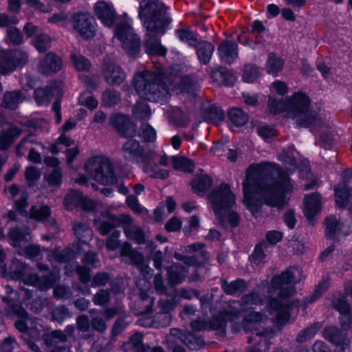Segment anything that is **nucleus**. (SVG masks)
Here are the masks:
<instances>
[{
    "mask_svg": "<svg viewBox=\"0 0 352 352\" xmlns=\"http://www.w3.org/2000/svg\"><path fill=\"white\" fill-rule=\"evenodd\" d=\"M243 203L254 215L259 208L254 205V197L266 204L283 209L287 203L286 195L292 190L287 173L274 163L252 164L243 182Z\"/></svg>",
    "mask_w": 352,
    "mask_h": 352,
    "instance_id": "1",
    "label": "nucleus"
},
{
    "mask_svg": "<svg viewBox=\"0 0 352 352\" xmlns=\"http://www.w3.org/2000/svg\"><path fill=\"white\" fill-rule=\"evenodd\" d=\"M168 70L157 68L151 72L145 70L137 73L133 78V85L139 96L146 100L159 102L170 94Z\"/></svg>",
    "mask_w": 352,
    "mask_h": 352,
    "instance_id": "2",
    "label": "nucleus"
},
{
    "mask_svg": "<svg viewBox=\"0 0 352 352\" xmlns=\"http://www.w3.org/2000/svg\"><path fill=\"white\" fill-rule=\"evenodd\" d=\"M310 99L302 92L295 93L287 99V118L295 120L298 126L310 127L314 132L317 128L324 125L318 113L311 109Z\"/></svg>",
    "mask_w": 352,
    "mask_h": 352,
    "instance_id": "3",
    "label": "nucleus"
},
{
    "mask_svg": "<svg viewBox=\"0 0 352 352\" xmlns=\"http://www.w3.org/2000/svg\"><path fill=\"white\" fill-rule=\"evenodd\" d=\"M138 14L146 30L151 32L165 33L171 21L166 6L160 0H142Z\"/></svg>",
    "mask_w": 352,
    "mask_h": 352,
    "instance_id": "4",
    "label": "nucleus"
},
{
    "mask_svg": "<svg viewBox=\"0 0 352 352\" xmlns=\"http://www.w3.org/2000/svg\"><path fill=\"white\" fill-rule=\"evenodd\" d=\"M87 173L96 182L104 185H111L117 182L113 164L109 159L95 156L89 158L85 164Z\"/></svg>",
    "mask_w": 352,
    "mask_h": 352,
    "instance_id": "5",
    "label": "nucleus"
},
{
    "mask_svg": "<svg viewBox=\"0 0 352 352\" xmlns=\"http://www.w3.org/2000/svg\"><path fill=\"white\" fill-rule=\"evenodd\" d=\"M209 201L218 218L223 219L226 211L235 206V196L230 190V186L222 183L219 188L213 189L208 195Z\"/></svg>",
    "mask_w": 352,
    "mask_h": 352,
    "instance_id": "6",
    "label": "nucleus"
},
{
    "mask_svg": "<svg viewBox=\"0 0 352 352\" xmlns=\"http://www.w3.org/2000/svg\"><path fill=\"white\" fill-rule=\"evenodd\" d=\"M29 61V56L26 52L13 49L1 50L0 52V74H8L21 68Z\"/></svg>",
    "mask_w": 352,
    "mask_h": 352,
    "instance_id": "7",
    "label": "nucleus"
},
{
    "mask_svg": "<svg viewBox=\"0 0 352 352\" xmlns=\"http://www.w3.org/2000/svg\"><path fill=\"white\" fill-rule=\"evenodd\" d=\"M115 34L122 41L124 50L131 56H135L139 53L140 39L128 23H119L116 28Z\"/></svg>",
    "mask_w": 352,
    "mask_h": 352,
    "instance_id": "8",
    "label": "nucleus"
},
{
    "mask_svg": "<svg viewBox=\"0 0 352 352\" xmlns=\"http://www.w3.org/2000/svg\"><path fill=\"white\" fill-rule=\"evenodd\" d=\"M122 151L127 160H135L143 164L151 163L157 157L153 151H144L140 142L134 139H130L123 144Z\"/></svg>",
    "mask_w": 352,
    "mask_h": 352,
    "instance_id": "9",
    "label": "nucleus"
},
{
    "mask_svg": "<svg viewBox=\"0 0 352 352\" xmlns=\"http://www.w3.org/2000/svg\"><path fill=\"white\" fill-rule=\"evenodd\" d=\"M73 28L85 39H90L96 34V23L88 13L78 12L72 16Z\"/></svg>",
    "mask_w": 352,
    "mask_h": 352,
    "instance_id": "10",
    "label": "nucleus"
},
{
    "mask_svg": "<svg viewBox=\"0 0 352 352\" xmlns=\"http://www.w3.org/2000/svg\"><path fill=\"white\" fill-rule=\"evenodd\" d=\"M295 283L294 274L289 270L274 276L271 281L272 288L279 291L278 296L282 299L289 298L295 293Z\"/></svg>",
    "mask_w": 352,
    "mask_h": 352,
    "instance_id": "11",
    "label": "nucleus"
},
{
    "mask_svg": "<svg viewBox=\"0 0 352 352\" xmlns=\"http://www.w3.org/2000/svg\"><path fill=\"white\" fill-rule=\"evenodd\" d=\"M122 256L129 257L131 263L135 265L145 278H151L153 276V270L145 262L142 253L132 249L130 243H124L120 250Z\"/></svg>",
    "mask_w": 352,
    "mask_h": 352,
    "instance_id": "12",
    "label": "nucleus"
},
{
    "mask_svg": "<svg viewBox=\"0 0 352 352\" xmlns=\"http://www.w3.org/2000/svg\"><path fill=\"white\" fill-rule=\"evenodd\" d=\"M168 82L170 83V91L179 90L181 93L195 96L198 87L197 81L188 76H177L168 71Z\"/></svg>",
    "mask_w": 352,
    "mask_h": 352,
    "instance_id": "13",
    "label": "nucleus"
},
{
    "mask_svg": "<svg viewBox=\"0 0 352 352\" xmlns=\"http://www.w3.org/2000/svg\"><path fill=\"white\" fill-rule=\"evenodd\" d=\"M101 72L105 82L111 86L120 85L126 78L123 69L113 62H104Z\"/></svg>",
    "mask_w": 352,
    "mask_h": 352,
    "instance_id": "14",
    "label": "nucleus"
},
{
    "mask_svg": "<svg viewBox=\"0 0 352 352\" xmlns=\"http://www.w3.org/2000/svg\"><path fill=\"white\" fill-rule=\"evenodd\" d=\"M109 122L121 136L132 138L135 135L136 126L127 116L114 114L111 116Z\"/></svg>",
    "mask_w": 352,
    "mask_h": 352,
    "instance_id": "15",
    "label": "nucleus"
},
{
    "mask_svg": "<svg viewBox=\"0 0 352 352\" xmlns=\"http://www.w3.org/2000/svg\"><path fill=\"white\" fill-rule=\"evenodd\" d=\"M324 225L326 235L330 239L339 240L349 234V227L334 215L327 217Z\"/></svg>",
    "mask_w": 352,
    "mask_h": 352,
    "instance_id": "16",
    "label": "nucleus"
},
{
    "mask_svg": "<svg viewBox=\"0 0 352 352\" xmlns=\"http://www.w3.org/2000/svg\"><path fill=\"white\" fill-rule=\"evenodd\" d=\"M272 331L265 329L257 331L249 336L248 342L252 345L246 349L245 352H267L270 349V342L266 338L270 337Z\"/></svg>",
    "mask_w": 352,
    "mask_h": 352,
    "instance_id": "17",
    "label": "nucleus"
},
{
    "mask_svg": "<svg viewBox=\"0 0 352 352\" xmlns=\"http://www.w3.org/2000/svg\"><path fill=\"white\" fill-rule=\"evenodd\" d=\"M240 311L238 309L230 307L221 312L218 316H214L209 322L210 329L226 332V322L233 321L239 318Z\"/></svg>",
    "mask_w": 352,
    "mask_h": 352,
    "instance_id": "18",
    "label": "nucleus"
},
{
    "mask_svg": "<svg viewBox=\"0 0 352 352\" xmlns=\"http://www.w3.org/2000/svg\"><path fill=\"white\" fill-rule=\"evenodd\" d=\"M62 67L61 58L54 52H48L45 58L39 61L38 69L41 74L49 76L57 73Z\"/></svg>",
    "mask_w": 352,
    "mask_h": 352,
    "instance_id": "19",
    "label": "nucleus"
},
{
    "mask_svg": "<svg viewBox=\"0 0 352 352\" xmlns=\"http://www.w3.org/2000/svg\"><path fill=\"white\" fill-rule=\"evenodd\" d=\"M63 83L58 82L57 84L54 83L49 85L43 87H38L34 90V98L38 105H45L47 106L54 97V93L56 91V94L58 91L61 92V87Z\"/></svg>",
    "mask_w": 352,
    "mask_h": 352,
    "instance_id": "20",
    "label": "nucleus"
},
{
    "mask_svg": "<svg viewBox=\"0 0 352 352\" xmlns=\"http://www.w3.org/2000/svg\"><path fill=\"white\" fill-rule=\"evenodd\" d=\"M51 209L47 205L34 206L30 210V218L34 219L37 221H47V225L56 231L58 230L56 221L51 217Z\"/></svg>",
    "mask_w": 352,
    "mask_h": 352,
    "instance_id": "21",
    "label": "nucleus"
},
{
    "mask_svg": "<svg viewBox=\"0 0 352 352\" xmlns=\"http://www.w3.org/2000/svg\"><path fill=\"white\" fill-rule=\"evenodd\" d=\"M304 213L307 219L312 222L314 217L320 212L321 208V196L318 192H314L305 196L304 199Z\"/></svg>",
    "mask_w": 352,
    "mask_h": 352,
    "instance_id": "22",
    "label": "nucleus"
},
{
    "mask_svg": "<svg viewBox=\"0 0 352 352\" xmlns=\"http://www.w3.org/2000/svg\"><path fill=\"white\" fill-rule=\"evenodd\" d=\"M268 307L271 311V314H274L278 322L283 324L289 318V309L290 306L276 298H272L268 302Z\"/></svg>",
    "mask_w": 352,
    "mask_h": 352,
    "instance_id": "23",
    "label": "nucleus"
},
{
    "mask_svg": "<svg viewBox=\"0 0 352 352\" xmlns=\"http://www.w3.org/2000/svg\"><path fill=\"white\" fill-rule=\"evenodd\" d=\"M165 33H154L146 31L145 41V48L146 52L150 55L164 56L166 52L165 47L161 45L159 36H162Z\"/></svg>",
    "mask_w": 352,
    "mask_h": 352,
    "instance_id": "24",
    "label": "nucleus"
},
{
    "mask_svg": "<svg viewBox=\"0 0 352 352\" xmlns=\"http://www.w3.org/2000/svg\"><path fill=\"white\" fill-rule=\"evenodd\" d=\"M95 13L97 17L107 26H111L116 19L114 9L104 1H99L95 5Z\"/></svg>",
    "mask_w": 352,
    "mask_h": 352,
    "instance_id": "25",
    "label": "nucleus"
},
{
    "mask_svg": "<svg viewBox=\"0 0 352 352\" xmlns=\"http://www.w3.org/2000/svg\"><path fill=\"white\" fill-rule=\"evenodd\" d=\"M25 99V96L21 90L8 91L3 94L1 106L12 111L16 110Z\"/></svg>",
    "mask_w": 352,
    "mask_h": 352,
    "instance_id": "26",
    "label": "nucleus"
},
{
    "mask_svg": "<svg viewBox=\"0 0 352 352\" xmlns=\"http://www.w3.org/2000/svg\"><path fill=\"white\" fill-rule=\"evenodd\" d=\"M323 336L336 345L347 346L349 342L346 333L335 326L327 327L323 331Z\"/></svg>",
    "mask_w": 352,
    "mask_h": 352,
    "instance_id": "27",
    "label": "nucleus"
},
{
    "mask_svg": "<svg viewBox=\"0 0 352 352\" xmlns=\"http://www.w3.org/2000/svg\"><path fill=\"white\" fill-rule=\"evenodd\" d=\"M211 78L214 82L218 83L219 85L226 87L233 86L236 81V78L233 73L223 67L212 70L211 72Z\"/></svg>",
    "mask_w": 352,
    "mask_h": 352,
    "instance_id": "28",
    "label": "nucleus"
},
{
    "mask_svg": "<svg viewBox=\"0 0 352 352\" xmlns=\"http://www.w3.org/2000/svg\"><path fill=\"white\" fill-rule=\"evenodd\" d=\"M220 58L226 63L230 64L238 56V46L232 41H226L218 47Z\"/></svg>",
    "mask_w": 352,
    "mask_h": 352,
    "instance_id": "29",
    "label": "nucleus"
},
{
    "mask_svg": "<svg viewBox=\"0 0 352 352\" xmlns=\"http://www.w3.org/2000/svg\"><path fill=\"white\" fill-rule=\"evenodd\" d=\"M168 283L170 286L181 283L186 277L187 269L180 263H173L166 268Z\"/></svg>",
    "mask_w": 352,
    "mask_h": 352,
    "instance_id": "30",
    "label": "nucleus"
},
{
    "mask_svg": "<svg viewBox=\"0 0 352 352\" xmlns=\"http://www.w3.org/2000/svg\"><path fill=\"white\" fill-rule=\"evenodd\" d=\"M22 133L21 129L16 126H10L6 129L0 130V150L8 149Z\"/></svg>",
    "mask_w": 352,
    "mask_h": 352,
    "instance_id": "31",
    "label": "nucleus"
},
{
    "mask_svg": "<svg viewBox=\"0 0 352 352\" xmlns=\"http://www.w3.org/2000/svg\"><path fill=\"white\" fill-rule=\"evenodd\" d=\"M298 153L296 151L294 146H289L283 150L279 154V160L286 166V168L291 172L298 168Z\"/></svg>",
    "mask_w": 352,
    "mask_h": 352,
    "instance_id": "32",
    "label": "nucleus"
},
{
    "mask_svg": "<svg viewBox=\"0 0 352 352\" xmlns=\"http://www.w3.org/2000/svg\"><path fill=\"white\" fill-rule=\"evenodd\" d=\"M221 282L224 293L231 296L243 292L248 286L246 281L241 278H238L232 282H228L226 279L221 278Z\"/></svg>",
    "mask_w": 352,
    "mask_h": 352,
    "instance_id": "33",
    "label": "nucleus"
},
{
    "mask_svg": "<svg viewBox=\"0 0 352 352\" xmlns=\"http://www.w3.org/2000/svg\"><path fill=\"white\" fill-rule=\"evenodd\" d=\"M157 305L160 309V311L157 314V318L162 320V326L169 325L171 321V316L169 312L175 308V302L168 300H160Z\"/></svg>",
    "mask_w": 352,
    "mask_h": 352,
    "instance_id": "34",
    "label": "nucleus"
},
{
    "mask_svg": "<svg viewBox=\"0 0 352 352\" xmlns=\"http://www.w3.org/2000/svg\"><path fill=\"white\" fill-rule=\"evenodd\" d=\"M27 266L19 259H13L10 267L8 272H6V267L4 265L1 266V272L5 275H9L12 279L21 278Z\"/></svg>",
    "mask_w": 352,
    "mask_h": 352,
    "instance_id": "35",
    "label": "nucleus"
},
{
    "mask_svg": "<svg viewBox=\"0 0 352 352\" xmlns=\"http://www.w3.org/2000/svg\"><path fill=\"white\" fill-rule=\"evenodd\" d=\"M351 190L348 184H337L335 186L336 204L338 207L344 208L347 206Z\"/></svg>",
    "mask_w": 352,
    "mask_h": 352,
    "instance_id": "36",
    "label": "nucleus"
},
{
    "mask_svg": "<svg viewBox=\"0 0 352 352\" xmlns=\"http://www.w3.org/2000/svg\"><path fill=\"white\" fill-rule=\"evenodd\" d=\"M100 215L102 218L107 219V221H109L113 228L121 225H123L124 228L129 223H132L131 218L129 215L124 214L116 215L111 214L109 210H104L101 212Z\"/></svg>",
    "mask_w": 352,
    "mask_h": 352,
    "instance_id": "37",
    "label": "nucleus"
},
{
    "mask_svg": "<svg viewBox=\"0 0 352 352\" xmlns=\"http://www.w3.org/2000/svg\"><path fill=\"white\" fill-rule=\"evenodd\" d=\"M153 298L150 297L146 293L142 292L137 302L138 310L136 314L145 315L152 314L153 312Z\"/></svg>",
    "mask_w": 352,
    "mask_h": 352,
    "instance_id": "38",
    "label": "nucleus"
},
{
    "mask_svg": "<svg viewBox=\"0 0 352 352\" xmlns=\"http://www.w3.org/2000/svg\"><path fill=\"white\" fill-rule=\"evenodd\" d=\"M199 60L204 64L209 63L214 52V46L208 41H200L195 47Z\"/></svg>",
    "mask_w": 352,
    "mask_h": 352,
    "instance_id": "39",
    "label": "nucleus"
},
{
    "mask_svg": "<svg viewBox=\"0 0 352 352\" xmlns=\"http://www.w3.org/2000/svg\"><path fill=\"white\" fill-rule=\"evenodd\" d=\"M202 112L204 120L209 122L217 123L224 118L223 111L214 104L204 107Z\"/></svg>",
    "mask_w": 352,
    "mask_h": 352,
    "instance_id": "40",
    "label": "nucleus"
},
{
    "mask_svg": "<svg viewBox=\"0 0 352 352\" xmlns=\"http://www.w3.org/2000/svg\"><path fill=\"white\" fill-rule=\"evenodd\" d=\"M179 339L190 350H198L204 346V342L200 336H195L189 331H186L179 336Z\"/></svg>",
    "mask_w": 352,
    "mask_h": 352,
    "instance_id": "41",
    "label": "nucleus"
},
{
    "mask_svg": "<svg viewBox=\"0 0 352 352\" xmlns=\"http://www.w3.org/2000/svg\"><path fill=\"white\" fill-rule=\"evenodd\" d=\"M212 184V178L207 175L195 177L191 183L192 190L195 193L201 194L209 189Z\"/></svg>",
    "mask_w": 352,
    "mask_h": 352,
    "instance_id": "42",
    "label": "nucleus"
},
{
    "mask_svg": "<svg viewBox=\"0 0 352 352\" xmlns=\"http://www.w3.org/2000/svg\"><path fill=\"white\" fill-rule=\"evenodd\" d=\"M285 61L280 57H278L274 53L269 54L266 69L268 74L276 76L278 73L282 71Z\"/></svg>",
    "mask_w": 352,
    "mask_h": 352,
    "instance_id": "43",
    "label": "nucleus"
},
{
    "mask_svg": "<svg viewBox=\"0 0 352 352\" xmlns=\"http://www.w3.org/2000/svg\"><path fill=\"white\" fill-rule=\"evenodd\" d=\"M73 230L77 238L83 243H86L91 240L92 237L93 232L85 223H74Z\"/></svg>",
    "mask_w": 352,
    "mask_h": 352,
    "instance_id": "44",
    "label": "nucleus"
},
{
    "mask_svg": "<svg viewBox=\"0 0 352 352\" xmlns=\"http://www.w3.org/2000/svg\"><path fill=\"white\" fill-rule=\"evenodd\" d=\"M169 119L174 125L179 127H184L190 122L189 117L179 108H174L170 111Z\"/></svg>",
    "mask_w": 352,
    "mask_h": 352,
    "instance_id": "45",
    "label": "nucleus"
},
{
    "mask_svg": "<svg viewBox=\"0 0 352 352\" xmlns=\"http://www.w3.org/2000/svg\"><path fill=\"white\" fill-rule=\"evenodd\" d=\"M43 341L47 346H56L59 342H65L67 339V334L61 330H55L50 333L44 334Z\"/></svg>",
    "mask_w": 352,
    "mask_h": 352,
    "instance_id": "46",
    "label": "nucleus"
},
{
    "mask_svg": "<svg viewBox=\"0 0 352 352\" xmlns=\"http://www.w3.org/2000/svg\"><path fill=\"white\" fill-rule=\"evenodd\" d=\"M322 327L320 322H315L300 331L296 338L298 343H303L314 336L317 331Z\"/></svg>",
    "mask_w": 352,
    "mask_h": 352,
    "instance_id": "47",
    "label": "nucleus"
},
{
    "mask_svg": "<svg viewBox=\"0 0 352 352\" xmlns=\"http://www.w3.org/2000/svg\"><path fill=\"white\" fill-rule=\"evenodd\" d=\"M176 34L182 42L188 43V45L195 47L200 42L198 40L197 34L188 29H180L176 31Z\"/></svg>",
    "mask_w": 352,
    "mask_h": 352,
    "instance_id": "48",
    "label": "nucleus"
},
{
    "mask_svg": "<svg viewBox=\"0 0 352 352\" xmlns=\"http://www.w3.org/2000/svg\"><path fill=\"white\" fill-rule=\"evenodd\" d=\"M2 301L10 308V311L19 317L20 319H28V314L25 309L19 303H15L13 300L8 296H2Z\"/></svg>",
    "mask_w": 352,
    "mask_h": 352,
    "instance_id": "49",
    "label": "nucleus"
},
{
    "mask_svg": "<svg viewBox=\"0 0 352 352\" xmlns=\"http://www.w3.org/2000/svg\"><path fill=\"white\" fill-rule=\"evenodd\" d=\"M133 113L137 119L142 120L149 119L151 114L149 106L142 100L138 101L133 106Z\"/></svg>",
    "mask_w": 352,
    "mask_h": 352,
    "instance_id": "50",
    "label": "nucleus"
},
{
    "mask_svg": "<svg viewBox=\"0 0 352 352\" xmlns=\"http://www.w3.org/2000/svg\"><path fill=\"white\" fill-rule=\"evenodd\" d=\"M267 247L268 244L266 242H260L256 244L252 254L250 256V261L256 265L263 263L266 256L265 251Z\"/></svg>",
    "mask_w": 352,
    "mask_h": 352,
    "instance_id": "51",
    "label": "nucleus"
},
{
    "mask_svg": "<svg viewBox=\"0 0 352 352\" xmlns=\"http://www.w3.org/2000/svg\"><path fill=\"white\" fill-rule=\"evenodd\" d=\"M121 100L120 93L114 89H107L102 95V102L107 107H111Z\"/></svg>",
    "mask_w": 352,
    "mask_h": 352,
    "instance_id": "52",
    "label": "nucleus"
},
{
    "mask_svg": "<svg viewBox=\"0 0 352 352\" xmlns=\"http://www.w3.org/2000/svg\"><path fill=\"white\" fill-rule=\"evenodd\" d=\"M124 233L127 237L134 239L138 244H143L145 242L143 231L132 223H129L124 227Z\"/></svg>",
    "mask_w": 352,
    "mask_h": 352,
    "instance_id": "53",
    "label": "nucleus"
},
{
    "mask_svg": "<svg viewBox=\"0 0 352 352\" xmlns=\"http://www.w3.org/2000/svg\"><path fill=\"white\" fill-rule=\"evenodd\" d=\"M70 59L74 67L79 72L89 71L91 66L89 59L79 54H72Z\"/></svg>",
    "mask_w": 352,
    "mask_h": 352,
    "instance_id": "54",
    "label": "nucleus"
},
{
    "mask_svg": "<svg viewBox=\"0 0 352 352\" xmlns=\"http://www.w3.org/2000/svg\"><path fill=\"white\" fill-rule=\"evenodd\" d=\"M267 320V316L257 311H252L247 314L243 319V327L246 330L250 325L262 323Z\"/></svg>",
    "mask_w": 352,
    "mask_h": 352,
    "instance_id": "55",
    "label": "nucleus"
},
{
    "mask_svg": "<svg viewBox=\"0 0 352 352\" xmlns=\"http://www.w3.org/2000/svg\"><path fill=\"white\" fill-rule=\"evenodd\" d=\"M173 166L175 169L184 172H192L195 165L190 159L185 157H173Z\"/></svg>",
    "mask_w": 352,
    "mask_h": 352,
    "instance_id": "56",
    "label": "nucleus"
},
{
    "mask_svg": "<svg viewBox=\"0 0 352 352\" xmlns=\"http://www.w3.org/2000/svg\"><path fill=\"white\" fill-rule=\"evenodd\" d=\"M230 120L236 126L244 125L248 120V115L239 108H233L228 113Z\"/></svg>",
    "mask_w": 352,
    "mask_h": 352,
    "instance_id": "57",
    "label": "nucleus"
},
{
    "mask_svg": "<svg viewBox=\"0 0 352 352\" xmlns=\"http://www.w3.org/2000/svg\"><path fill=\"white\" fill-rule=\"evenodd\" d=\"M267 106L270 112L272 113L277 114L283 111L287 113V99L283 100L282 99L278 100L272 97H269Z\"/></svg>",
    "mask_w": 352,
    "mask_h": 352,
    "instance_id": "58",
    "label": "nucleus"
},
{
    "mask_svg": "<svg viewBox=\"0 0 352 352\" xmlns=\"http://www.w3.org/2000/svg\"><path fill=\"white\" fill-rule=\"evenodd\" d=\"M82 194L79 191H70L64 199L65 206L67 210H72L78 206L82 199Z\"/></svg>",
    "mask_w": 352,
    "mask_h": 352,
    "instance_id": "59",
    "label": "nucleus"
},
{
    "mask_svg": "<svg viewBox=\"0 0 352 352\" xmlns=\"http://www.w3.org/2000/svg\"><path fill=\"white\" fill-rule=\"evenodd\" d=\"M35 48L40 52H45L51 46V40L45 34L37 35L34 41Z\"/></svg>",
    "mask_w": 352,
    "mask_h": 352,
    "instance_id": "60",
    "label": "nucleus"
},
{
    "mask_svg": "<svg viewBox=\"0 0 352 352\" xmlns=\"http://www.w3.org/2000/svg\"><path fill=\"white\" fill-rule=\"evenodd\" d=\"M150 163L144 164V171L154 178L165 179L168 176L166 170L159 169L156 164L150 165Z\"/></svg>",
    "mask_w": 352,
    "mask_h": 352,
    "instance_id": "61",
    "label": "nucleus"
},
{
    "mask_svg": "<svg viewBox=\"0 0 352 352\" xmlns=\"http://www.w3.org/2000/svg\"><path fill=\"white\" fill-rule=\"evenodd\" d=\"M259 76L258 67L252 64H246L244 66L243 78L248 82H253Z\"/></svg>",
    "mask_w": 352,
    "mask_h": 352,
    "instance_id": "62",
    "label": "nucleus"
},
{
    "mask_svg": "<svg viewBox=\"0 0 352 352\" xmlns=\"http://www.w3.org/2000/svg\"><path fill=\"white\" fill-rule=\"evenodd\" d=\"M140 136L145 142H153L156 138L155 130L150 124L143 123L140 128Z\"/></svg>",
    "mask_w": 352,
    "mask_h": 352,
    "instance_id": "63",
    "label": "nucleus"
},
{
    "mask_svg": "<svg viewBox=\"0 0 352 352\" xmlns=\"http://www.w3.org/2000/svg\"><path fill=\"white\" fill-rule=\"evenodd\" d=\"M329 285V281L328 278L323 279L321 282L319 283V284L316 287L313 294L310 297V298L308 300L307 299V302L306 303H312L314 302L316 299L319 298L323 293L328 289Z\"/></svg>",
    "mask_w": 352,
    "mask_h": 352,
    "instance_id": "64",
    "label": "nucleus"
}]
</instances>
